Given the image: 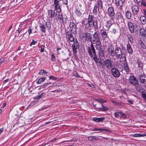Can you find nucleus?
I'll list each match as a JSON object with an SVG mask.
<instances>
[{
	"mask_svg": "<svg viewBox=\"0 0 146 146\" xmlns=\"http://www.w3.org/2000/svg\"><path fill=\"white\" fill-rule=\"evenodd\" d=\"M102 108H98L100 111H106L108 110V109L106 107L104 106L103 104H102Z\"/></svg>",
	"mask_w": 146,
	"mask_h": 146,
	"instance_id": "8fccbe9b",
	"label": "nucleus"
},
{
	"mask_svg": "<svg viewBox=\"0 0 146 146\" xmlns=\"http://www.w3.org/2000/svg\"><path fill=\"white\" fill-rule=\"evenodd\" d=\"M132 15L131 12L129 10H127L125 12V17L127 19H129L131 18Z\"/></svg>",
	"mask_w": 146,
	"mask_h": 146,
	"instance_id": "2f4dec72",
	"label": "nucleus"
},
{
	"mask_svg": "<svg viewBox=\"0 0 146 146\" xmlns=\"http://www.w3.org/2000/svg\"><path fill=\"white\" fill-rule=\"evenodd\" d=\"M54 5V9L56 10V12L58 13L61 12V9L60 8L61 6L60 5Z\"/></svg>",
	"mask_w": 146,
	"mask_h": 146,
	"instance_id": "4c0bfd02",
	"label": "nucleus"
},
{
	"mask_svg": "<svg viewBox=\"0 0 146 146\" xmlns=\"http://www.w3.org/2000/svg\"><path fill=\"white\" fill-rule=\"evenodd\" d=\"M127 36L128 39H129L130 43H133V38L132 35L131 34H127Z\"/></svg>",
	"mask_w": 146,
	"mask_h": 146,
	"instance_id": "c03bdc74",
	"label": "nucleus"
},
{
	"mask_svg": "<svg viewBox=\"0 0 146 146\" xmlns=\"http://www.w3.org/2000/svg\"><path fill=\"white\" fill-rule=\"evenodd\" d=\"M95 44H96L95 47L97 50H98L102 49V44L100 41L98 42H96Z\"/></svg>",
	"mask_w": 146,
	"mask_h": 146,
	"instance_id": "c9c22d12",
	"label": "nucleus"
},
{
	"mask_svg": "<svg viewBox=\"0 0 146 146\" xmlns=\"http://www.w3.org/2000/svg\"><path fill=\"white\" fill-rule=\"evenodd\" d=\"M111 32L114 34H116V29L114 28H113Z\"/></svg>",
	"mask_w": 146,
	"mask_h": 146,
	"instance_id": "338daca9",
	"label": "nucleus"
},
{
	"mask_svg": "<svg viewBox=\"0 0 146 146\" xmlns=\"http://www.w3.org/2000/svg\"><path fill=\"white\" fill-rule=\"evenodd\" d=\"M88 139L90 141H93L97 139L96 137L95 136H90L88 137Z\"/></svg>",
	"mask_w": 146,
	"mask_h": 146,
	"instance_id": "603ef678",
	"label": "nucleus"
},
{
	"mask_svg": "<svg viewBox=\"0 0 146 146\" xmlns=\"http://www.w3.org/2000/svg\"><path fill=\"white\" fill-rule=\"evenodd\" d=\"M47 74V72L43 69L40 70L38 73V74L40 75H46Z\"/></svg>",
	"mask_w": 146,
	"mask_h": 146,
	"instance_id": "49530a36",
	"label": "nucleus"
},
{
	"mask_svg": "<svg viewBox=\"0 0 146 146\" xmlns=\"http://www.w3.org/2000/svg\"><path fill=\"white\" fill-rule=\"evenodd\" d=\"M37 42V41H35L34 39L32 40V41L31 42L30 44V46H31L32 45L35 44Z\"/></svg>",
	"mask_w": 146,
	"mask_h": 146,
	"instance_id": "bf43d9fd",
	"label": "nucleus"
},
{
	"mask_svg": "<svg viewBox=\"0 0 146 146\" xmlns=\"http://www.w3.org/2000/svg\"><path fill=\"white\" fill-rule=\"evenodd\" d=\"M22 30V29L20 28H19L17 30L16 32V34L15 35V36H18Z\"/></svg>",
	"mask_w": 146,
	"mask_h": 146,
	"instance_id": "5fc2aeb1",
	"label": "nucleus"
},
{
	"mask_svg": "<svg viewBox=\"0 0 146 146\" xmlns=\"http://www.w3.org/2000/svg\"><path fill=\"white\" fill-rule=\"evenodd\" d=\"M55 60V58L54 55L52 54L51 55V60L52 61H54Z\"/></svg>",
	"mask_w": 146,
	"mask_h": 146,
	"instance_id": "69168bd1",
	"label": "nucleus"
},
{
	"mask_svg": "<svg viewBox=\"0 0 146 146\" xmlns=\"http://www.w3.org/2000/svg\"><path fill=\"white\" fill-rule=\"evenodd\" d=\"M104 63V66L108 68H111L112 67V61L111 58H108L103 61Z\"/></svg>",
	"mask_w": 146,
	"mask_h": 146,
	"instance_id": "f3484780",
	"label": "nucleus"
},
{
	"mask_svg": "<svg viewBox=\"0 0 146 146\" xmlns=\"http://www.w3.org/2000/svg\"><path fill=\"white\" fill-rule=\"evenodd\" d=\"M146 32L145 30L143 28L140 29L139 31V34H140L141 36L146 37Z\"/></svg>",
	"mask_w": 146,
	"mask_h": 146,
	"instance_id": "c85d7f7f",
	"label": "nucleus"
},
{
	"mask_svg": "<svg viewBox=\"0 0 146 146\" xmlns=\"http://www.w3.org/2000/svg\"><path fill=\"white\" fill-rule=\"evenodd\" d=\"M88 24L89 26L90 27H93L95 26V24L94 21L89 22L87 23Z\"/></svg>",
	"mask_w": 146,
	"mask_h": 146,
	"instance_id": "864d4df0",
	"label": "nucleus"
},
{
	"mask_svg": "<svg viewBox=\"0 0 146 146\" xmlns=\"http://www.w3.org/2000/svg\"><path fill=\"white\" fill-rule=\"evenodd\" d=\"M69 26L71 30L69 31H70L71 32H72V33L73 34H75L76 31V25L75 23L74 22H70V23Z\"/></svg>",
	"mask_w": 146,
	"mask_h": 146,
	"instance_id": "412c9836",
	"label": "nucleus"
},
{
	"mask_svg": "<svg viewBox=\"0 0 146 146\" xmlns=\"http://www.w3.org/2000/svg\"><path fill=\"white\" fill-rule=\"evenodd\" d=\"M140 20L142 25H145L146 23V17L141 15L140 17Z\"/></svg>",
	"mask_w": 146,
	"mask_h": 146,
	"instance_id": "e433bc0d",
	"label": "nucleus"
},
{
	"mask_svg": "<svg viewBox=\"0 0 146 146\" xmlns=\"http://www.w3.org/2000/svg\"><path fill=\"white\" fill-rule=\"evenodd\" d=\"M120 111L115 112L114 114L115 117L116 118H117L119 117V115H120Z\"/></svg>",
	"mask_w": 146,
	"mask_h": 146,
	"instance_id": "052dcab7",
	"label": "nucleus"
},
{
	"mask_svg": "<svg viewBox=\"0 0 146 146\" xmlns=\"http://www.w3.org/2000/svg\"><path fill=\"white\" fill-rule=\"evenodd\" d=\"M105 131L107 132H110L111 131V130L107 129H102L101 128V131Z\"/></svg>",
	"mask_w": 146,
	"mask_h": 146,
	"instance_id": "e2e57ef3",
	"label": "nucleus"
},
{
	"mask_svg": "<svg viewBox=\"0 0 146 146\" xmlns=\"http://www.w3.org/2000/svg\"><path fill=\"white\" fill-rule=\"evenodd\" d=\"M126 46L127 50L129 55L132 54L133 52V49L129 43L127 44Z\"/></svg>",
	"mask_w": 146,
	"mask_h": 146,
	"instance_id": "cd10ccee",
	"label": "nucleus"
},
{
	"mask_svg": "<svg viewBox=\"0 0 146 146\" xmlns=\"http://www.w3.org/2000/svg\"><path fill=\"white\" fill-rule=\"evenodd\" d=\"M131 8L132 14L134 17H138L139 11L138 6L136 5H134L131 6Z\"/></svg>",
	"mask_w": 146,
	"mask_h": 146,
	"instance_id": "ddd939ff",
	"label": "nucleus"
},
{
	"mask_svg": "<svg viewBox=\"0 0 146 146\" xmlns=\"http://www.w3.org/2000/svg\"><path fill=\"white\" fill-rule=\"evenodd\" d=\"M63 17L62 16V12L59 13L58 14V20L61 21H62L63 22Z\"/></svg>",
	"mask_w": 146,
	"mask_h": 146,
	"instance_id": "a18cd8bd",
	"label": "nucleus"
},
{
	"mask_svg": "<svg viewBox=\"0 0 146 146\" xmlns=\"http://www.w3.org/2000/svg\"><path fill=\"white\" fill-rule=\"evenodd\" d=\"M111 73L112 75L115 78H118L120 75L119 71L115 68H111Z\"/></svg>",
	"mask_w": 146,
	"mask_h": 146,
	"instance_id": "dca6fc26",
	"label": "nucleus"
},
{
	"mask_svg": "<svg viewBox=\"0 0 146 146\" xmlns=\"http://www.w3.org/2000/svg\"><path fill=\"white\" fill-rule=\"evenodd\" d=\"M105 118L104 117H96L93 118V120L98 123L102 122L105 120Z\"/></svg>",
	"mask_w": 146,
	"mask_h": 146,
	"instance_id": "72a5a7b5",
	"label": "nucleus"
},
{
	"mask_svg": "<svg viewBox=\"0 0 146 146\" xmlns=\"http://www.w3.org/2000/svg\"><path fill=\"white\" fill-rule=\"evenodd\" d=\"M136 1L139 6L146 7V2L145 0H136Z\"/></svg>",
	"mask_w": 146,
	"mask_h": 146,
	"instance_id": "b1692460",
	"label": "nucleus"
},
{
	"mask_svg": "<svg viewBox=\"0 0 146 146\" xmlns=\"http://www.w3.org/2000/svg\"><path fill=\"white\" fill-rule=\"evenodd\" d=\"M111 20L110 19V20L106 22V26L107 29H109L113 24Z\"/></svg>",
	"mask_w": 146,
	"mask_h": 146,
	"instance_id": "a19ab883",
	"label": "nucleus"
},
{
	"mask_svg": "<svg viewBox=\"0 0 146 146\" xmlns=\"http://www.w3.org/2000/svg\"><path fill=\"white\" fill-rule=\"evenodd\" d=\"M134 86L135 89L139 92H142L143 91H144L145 90L143 88L141 85L139 84V83H138V85Z\"/></svg>",
	"mask_w": 146,
	"mask_h": 146,
	"instance_id": "c756f323",
	"label": "nucleus"
},
{
	"mask_svg": "<svg viewBox=\"0 0 146 146\" xmlns=\"http://www.w3.org/2000/svg\"><path fill=\"white\" fill-rule=\"evenodd\" d=\"M39 27L40 30L42 32L45 33L46 28L44 24L42 23H39Z\"/></svg>",
	"mask_w": 146,
	"mask_h": 146,
	"instance_id": "7c9ffc66",
	"label": "nucleus"
},
{
	"mask_svg": "<svg viewBox=\"0 0 146 146\" xmlns=\"http://www.w3.org/2000/svg\"><path fill=\"white\" fill-rule=\"evenodd\" d=\"M61 1L63 4L67 5H68V0H54V4L60 5L59 2Z\"/></svg>",
	"mask_w": 146,
	"mask_h": 146,
	"instance_id": "bb28decb",
	"label": "nucleus"
},
{
	"mask_svg": "<svg viewBox=\"0 0 146 146\" xmlns=\"http://www.w3.org/2000/svg\"><path fill=\"white\" fill-rule=\"evenodd\" d=\"M50 83H44L42 85L40 86V88H45L46 86H48V85L50 84Z\"/></svg>",
	"mask_w": 146,
	"mask_h": 146,
	"instance_id": "4d7b16f0",
	"label": "nucleus"
},
{
	"mask_svg": "<svg viewBox=\"0 0 146 146\" xmlns=\"http://www.w3.org/2000/svg\"><path fill=\"white\" fill-rule=\"evenodd\" d=\"M120 113L121 115V118H123L124 119H126L127 116L126 114L125 113L121 111H120Z\"/></svg>",
	"mask_w": 146,
	"mask_h": 146,
	"instance_id": "de8ad7c7",
	"label": "nucleus"
},
{
	"mask_svg": "<svg viewBox=\"0 0 146 146\" xmlns=\"http://www.w3.org/2000/svg\"><path fill=\"white\" fill-rule=\"evenodd\" d=\"M141 96L144 100L146 101V92H144L143 91L141 94Z\"/></svg>",
	"mask_w": 146,
	"mask_h": 146,
	"instance_id": "09e8293b",
	"label": "nucleus"
},
{
	"mask_svg": "<svg viewBox=\"0 0 146 146\" xmlns=\"http://www.w3.org/2000/svg\"><path fill=\"white\" fill-rule=\"evenodd\" d=\"M136 63L138 67L140 68L139 70H137V73L139 72H140L143 71V63L141 62L140 60L139 59H138L137 60V61Z\"/></svg>",
	"mask_w": 146,
	"mask_h": 146,
	"instance_id": "5701e85b",
	"label": "nucleus"
},
{
	"mask_svg": "<svg viewBox=\"0 0 146 146\" xmlns=\"http://www.w3.org/2000/svg\"><path fill=\"white\" fill-rule=\"evenodd\" d=\"M133 136L135 137H140V134L135 133L133 135Z\"/></svg>",
	"mask_w": 146,
	"mask_h": 146,
	"instance_id": "774afa93",
	"label": "nucleus"
},
{
	"mask_svg": "<svg viewBox=\"0 0 146 146\" xmlns=\"http://www.w3.org/2000/svg\"><path fill=\"white\" fill-rule=\"evenodd\" d=\"M140 23L137 22H134V29L135 30V32L136 34H139V31L140 29Z\"/></svg>",
	"mask_w": 146,
	"mask_h": 146,
	"instance_id": "aec40b11",
	"label": "nucleus"
},
{
	"mask_svg": "<svg viewBox=\"0 0 146 146\" xmlns=\"http://www.w3.org/2000/svg\"><path fill=\"white\" fill-rule=\"evenodd\" d=\"M115 5L116 6H119V8L122 9L123 8V2L122 0H115Z\"/></svg>",
	"mask_w": 146,
	"mask_h": 146,
	"instance_id": "393cba45",
	"label": "nucleus"
},
{
	"mask_svg": "<svg viewBox=\"0 0 146 146\" xmlns=\"http://www.w3.org/2000/svg\"><path fill=\"white\" fill-rule=\"evenodd\" d=\"M55 10H49L47 11V17L49 19V21L46 22L45 25L47 28V30H50L51 27L50 24V19H52L54 18L55 15Z\"/></svg>",
	"mask_w": 146,
	"mask_h": 146,
	"instance_id": "f03ea898",
	"label": "nucleus"
},
{
	"mask_svg": "<svg viewBox=\"0 0 146 146\" xmlns=\"http://www.w3.org/2000/svg\"><path fill=\"white\" fill-rule=\"evenodd\" d=\"M74 75L77 78H80V76L78 74V72L76 71H74L73 72Z\"/></svg>",
	"mask_w": 146,
	"mask_h": 146,
	"instance_id": "13d9d810",
	"label": "nucleus"
},
{
	"mask_svg": "<svg viewBox=\"0 0 146 146\" xmlns=\"http://www.w3.org/2000/svg\"><path fill=\"white\" fill-rule=\"evenodd\" d=\"M127 25L130 32L131 33H134L135 32L134 29V23L133 24L131 22H128Z\"/></svg>",
	"mask_w": 146,
	"mask_h": 146,
	"instance_id": "4be33fe9",
	"label": "nucleus"
},
{
	"mask_svg": "<svg viewBox=\"0 0 146 146\" xmlns=\"http://www.w3.org/2000/svg\"><path fill=\"white\" fill-rule=\"evenodd\" d=\"M100 41V40L99 34L97 32H95L93 35L92 38L91 37V44L93 45L96 42H98Z\"/></svg>",
	"mask_w": 146,
	"mask_h": 146,
	"instance_id": "423d86ee",
	"label": "nucleus"
},
{
	"mask_svg": "<svg viewBox=\"0 0 146 146\" xmlns=\"http://www.w3.org/2000/svg\"><path fill=\"white\" fill-rule=\"evenodd\" d=\"M82 7V5L81 4H79L75 7L74 13L75 15L78 17H80L82 15V11L81 10Z\"/></svg>",
	"mask_w": 146,
	"mask_h": 146,
	"instance_id": "9d476101",
	"label": "nucleus"
},
{
	"mask_svg": "<svg viewBox=\"0 0 146 146\" xmlns=\"http://www.w3.org/2000/svg\"><path fill=\"white\" fill-rule=\"evenodd\" d=\"M117 58L119 59L120 62L123 64L127 62L126 56L125 54Z\"/></svg>",
	"mask_w": 146,
	"mask_h": 146,
	"instance_id": "a878e982",
	"label": "nucleus"
},
{
	"mask_svg": "<svg viewBox=\"0 0 146 146\" xmlns=\"http://www.w3.org/2000/svg\"><path fill=\"white\" fill-rule=\"evenodd\" d=\"M108 32H106L105 29H102L100 30V34L102 36V39L103 40H106L108 38Z\"/></svg>",
	"mask_w": 146,
	"mask_h": 146,
	"instance_id": "a211bd4d",
	"label": "nucleus"
},
{
	"mask_svg": "<svg viewBox=\"0 0 146 146\" xmlns=\"http://www.w3.org/2000/svg\"><path fill=\"white\" fill-rule=\"evenodd\" d=\"M49 78L50 79L52 80H56L57 79V78L56 77L53 76H50Z\"/></svg>",
	"mask_w": 146,
	"mask_h": 146,
	"instance_id": "680f3d73",
	"label": "nucleus"
},
{
	"mask_svg": "<svg viewBox=\"0 0 146 146\" xmlns=\"http://www.w3.org/2000/svg\"><path fill=\"white\" fill-rule=\"evenodd\" d=\"M65 32L66 33L65 35L67 39H68L71 42H73L74 40L75 39V38H74L72 34V32H71L70 31H68L66 29Z\"/></svg>",
	"mask_w": 146,
	"mask_h": 146,
	"instance_id": "2eb2a0df",
	"label": "nucleus"
},
{
	"mask_svg": "<svg viewBox=\"0 0 146 146\" xmlns=\"http://www.w3.org/2000/svg\"><path fill=\"white\" fill-rule=\"evenodd\" d=\"M129 83L130 85L136 86L138 84V81L136 78L134 76H130L128 79Z\"/></svg>",
	"mask_w": 146,
	"mask_h": 146,
	"instance_id": "0eeeda50",
	"label": "nucleus"
},
{
	"mask_svg": "<svg viewBox=\"0 0 146 146\" xmlns=\"http://www.w3.org/2000/svg\"><path fill=\"white\" fill-rule=\"evenodd\" d=\"M94 60L96 63L97 67L99 68H104L105 67L104 63L102 62L100 57H97Z\"/></svg>",
	"mask_w": 146,
	"mask_h": 146,
	"instance_id": "4468645a",
	"label": "nucleus"
},
{
	"mask_svg": "<svg viewBox=\"0 0 146 146\" xmlns=\"http://www.w3.org/2000/svg\"><path fill=\"white\" fill-rule=\"evenodd\" d=\"M44 45L43 44H42L40 45V52H44Z\"/></svg>",
	"mask_w": 146,
	"mask_h": 146,
	"instance_id": "6e6d98bb",
	"label": "nucleus"
},
{
	"mask_svg": "<svg viewBox=\"0 0 146 146\" xmlns=\"http://www.w3.org/2000/svg\"><path fill=\"white\" fill-rule=\"evenodd\" d=\"M98 8L94 5L93 10V14L95 16H97L98 14Z\"/></svg>",
	"mask_w": 146,
	"mask_h": 146,
	"instance_id": "58836bf2",
	"label": "nucleus"
},
{
	"mask_svg": "<svg viewBox=\"0 0 146 146\" xmlns=\"http://www.w3.org/2000/svg\"><path fill=\"white\" fill-rule=\"evenodd\" d=\"M123 64L124 70L125 71L127 74L129 73V69L127 62L123 63Z\"/></svg>",
	"mask_w": 146,
	"mask_h": 146,
	"instance_id": "473e14b6",
	"label": "nucleus"
},
{
	"mask_svg": "<svg viewBox=\"0 0 146 146\" xmlns=\"http://www.w3.org/2000/svg\"><path fill=\"white\" fill-rule=\"evenodd\" d=\"M92 130L93 131H101V128H93Z\"/></svg>",
	"mask_w": 146,
	"mask_h": 146,
	"instance_id": "0e129e2a",
	"label": "nucleus"
},
{
	"mask_svg": "<svg viewBox=\"0 0 146 146\" xmlns=\"http://www.w3.org/2000/svg\"><path fill=\"white\" fill-rule=\"evenodd\" d=\"M74 43L72 45V47L73 51V54L75 55L77 53L76 49L79 48V44L76 38L74 40Z\"/></svg>",
	"mask_w": 146,
	"mask_h": 146,
	"instance_id": "9b49d317",
	"label": "nucleus"
},
{
	"mask_svg": "<svg viewBox=\"0 0 146 146\" xmlns=\"http://www.w3.org/2000/svg\"><path fill=\"white\" fill-rule=\"evenodd\" d=\"M126 49L125 46H122L120 48L118 46H117L115 48V55L117 58L120 56L124 54V50H126Z\"/></svg>",
	"mask_w": 146,
	"mask_h": 146,
	"instance_id": "7ed1b4c3",
	"label": "nucleus"
},
{
	"mask_svg": "<svg viewBox=\"0 0 146 146\" xmlns=\"http://www.w3.org/2000/svg\"><path fill=\"white\" fill-rule=\"evenodd\" d=\"M140 82L142 83L146 84V75L143 71L137 73Z\"/></svg>",
	"mask_w": 146,
	"mask_h": 146,
	"instance_id": "1a4fd4ad",
	"label": "nucleus"
},
{
	"mask_svg": "<svg viewBox=\"0 0 146 146\" xmlns=\"http://www.w3.org/2000/svg\"><path fill=\"white\" fill-rule=\"evenodd\" d=\"M95 5L98 8V12L100 13V11L102 9L103 3L102 0H98L96 3H95Z\"/></svg>",
	"mask_w": 146,
	"mask_h": 146,
	"instance_id": "6ab92c4d",
	"label": "nucleus"
},
{
	"mask_svg": "<svg viewBox=\"0 0 146 146\" xmlns=\"http://www.w3.org/2000/svg\"><path fill=\"white\" fill-rule=\"evenodd\" d=\"M115 49L111 45L108 46L107 49V54L110 57L113 58L115 56Z\"/></svg>",
	"mask_w": 146,
	"mask_h": 146,
	"instance_id": "f8f14e48",
	"label": "nucleus"
},
{
	"mask_svg": "<svg viewBox=\"0 0 146 146\" xmlns=\"http://www.w3.org/2000/svg\"><path fill=\"white\" fill-rule=\"evenodd\" d=\"M115 19L119 23H121L124 22V19L122 16V14L119 12H117L115 15Z\"/></svg>",
	"mask_w": 146,
	"mask_h": 146,
	"instance_id": "6e6552de",
	"label": "nucleus"
},
{
	"mask_svg": "<svg viewBox=\"0 0 146 146\" xmlns=\"http://www.w3.org/2000/svg\"><path fill=\"white\" fill-rule=\"evenodd\" d=\"M46 78L44 77H42L39 78L38 81L36 82L37 84H40L44 82L46 80Z\"/></svg>",
	"mask_w": 146,
	"mask_h": 146,
	"instance_id": "79ce46f5",
	"label": "nucleus"
},
{
	"mask_svg": "<svg viewBox=\"0 0 146 146\" xmlns=\"http://www.w3.org/2000/svg\"><path fill=\"white\" fill-rule=\"evenodd\" d=\"M87 50L90 58H92L93 60L98 57L93 44H91L90 46L87 47Z\"/></svg>",
	"mask_w": 146,
	"mask_h": 146,
	"instance_id": "f257e3e1",
	"label": "nucleus"
},
{
	"mask_svg": "<svg viewBox=\"0 0 146 146\" xmlns=\"http://www.w3.org/2000/svg\"><path fill=\"white\" fill-rule=\"evenodd\" d=\"M112 102L115 106H122V104L120 101H114L112 100Z\"/></svg>",
	"mask_w": 146,
	"mask_h": 146,
	"instance_id": "37998d69",
	"label": "nucleus"
},
{
	"mask_svg": "<svg viewBox=\"0 0 146 146\" xmlns=\"http://www.w3.org/2000/svg\"><path fill=\"white\" fill-rule=\"evenodd\" d=\"M91 34L88 32L83 33L80 35V37L82 38V41L84 42H86L87 41L91 42Z\"/></svg>",
	"mask_w": 146,
	"mask_h": 146,
	"instance_id": "20e7f679",
	"label": "nucleus"
},
{
	"mask_svg": "<svg viewBox=\"0 0 146 146\" xmlns=\"http://www.w3.org/2000/svg\"><path fill=\"white\" fill-rule=\"evenodd\" d=\"M94 100L95 101L98 102L99 103H101L102 104V105L103 104L107 102V101L105 100H104L102 98H95Z\"/></svg>",
	"mask_w": 146,
	"mask_h": 146,
	"instance_id": "f704fd0d",
	"label": "nucleus"
},
{
	"mask_svg": "<svg viewBox=\"0 0 146 146\" xmlns=\"http://www.w3.org/2000/svg\"><path fill=\"white\" fill-rule=\"evenodd\" d=\"M107 14L108 16L113 21L115 19V13L114 8L112 6L109 7L107 9Z\"/></svg>",
	"mask_w": 146,
	"mask_h": 146,
	"instance_id": "39448f33",
	"label": "nucleus"
},
{
	"mask_svg": "<svg viewBox=\"0 0 146 146\" xmlns=\"http://www.w3.org/2000/svg\"><path fill=\"white\" fill-rule=\"evenodd\" d=\"M88 23L94 21L93 16L92 15H88Z\"/></svg>",
	"mask_w": 146,
	"mask_h": 146,
	"instance_id": "3c124183",
	"label": "nucleus"
},
{
	"mask_svg": "<svg viewBox=\"0 0 146 146\" xmlns=\"http://www.w3.org/2000/svg\"><path fill=\"white\" fill-rule=\"evenodd\" d=\"M98 54L99 57H104L105 56V54L104 51L102 49L98 50Z\"/></svg>",
	"mask_w": 146,
	"mask_h": 146,
	"instance_id": "ea45409f",
	"label": "nucleus"
}]
</instances>
